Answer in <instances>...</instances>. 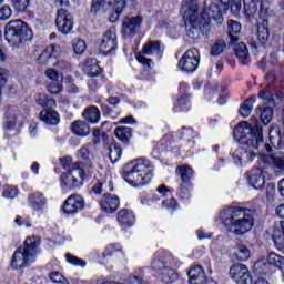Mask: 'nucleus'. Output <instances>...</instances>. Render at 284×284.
I'll use <instances>...</instances> for the list:
<instances>
[{"label":"nucleus","instance_id":"c756f323","mask_svg":"<svg viewBox=\"0 0 284 284\" xmlns=\"http://www.w3.org/2000/svg\"><path fill=\"white\" fill-rule=\"evenodd\" d=\"M234 52L242 65L250 63V50L247 49V44L244 42H237L234 44Z\"/></svg>","mask_w":284,"mask_h":284},{"label":"nucleus","instance_id":"49530a36","mask_svg":"<svg viewBox=\"0 0 284 284\" xmlns=\"http://www.w3.org/2000/svg\"><path fill=\"white\" fill-rule=\"evenodd\" d=\"M226 48L227 44L224 42V40H217L211 48L212 57H219V54H223Z\"/></svg>","mask_w":284,"mask_h":284},{"label":"nucleus","instance_id":"4c0bfd02","mask_svg":"<svg viewBox=\"0 0 284 284\" xmlns=\"http://www.w3.org/2000/svg\"><path fill=\"white\" fill-rule=\"evenodd\" d=\"M256 115L260 116L262 123L267 125L270 121H272V116L274 115V111L270 106L261 108L258 106L256 110Z\"/></svg>","mask_w":284,"mask_h":284},{"label":"nucleus","instance_id":"680f3d73","mask_svg":"<svg viewBox=\"0 0 284 284\" xmlns=\"http://www.w3.org/2000/svg\"><path fill=\"white\" fill-rule=\"evenodd\" d=\"M45 77L52 82H59V72L54 69H47Z\"/></svg>","mask_w":284,"mask_h":284},{"label":"nucleus","instance_id":"4d7b16f0","mask_svg":"<svg viewBox=\"0 0 284 284\" xmlns=\"http://www.w3.org/2000/svg\"><path fill=\"white\" fill-rule=\"evenodd\" d=\"M162 207H163V210L174 211V210H176V207H179V202H176L175 199L163 200Z\"/></svg>","mask_w":284,"mask_h":284},{"label":"nucleus","instance_id":"e2e57ef3","mask_svg":"<svg viewBox=\"0 0 284 284\" xmlns=\"http://www.w3.org/2000/svg\"><path fill=\"white\" fill-rule=\"evenodd\" d=\"M114 252H121V246L119 244L109 245L104 252V256H112Z\"/></svg>","mask_w":284,"mask_h":284},{"label":"nucleus","instance_id":"9b49d317","mask_svg":"<svg viewBox=\"0 0 284 284\" xmlns=\"http://www.w3.org/2000/svg\"><path fill=\"white\" fill-rule=\"evenodd\" d=\"M116 48H119V42L116 39V30L109 29L102 36V41L100 44L101 52L108 57L115 54Z\"/></svg>","mask_w":284,"mask_h":284},{"label":"nucleus","instance_id":"ea45409f","mask_svg":"<svg viewBox=\"0 0 284 284\" xmlns=\"http://www.w3.org/2000/svg\"><path fill=\"white\" fill-rule=\"evenodd\" d=\"M267 262L270 263L271 267H276L277 270H282L284 267V257L271 252L266 256Z\"/></svg>","mask_w":284,"mask_h":284},{"label":"nucleus","instance_id":"0eeeda50","mask_svg":"<svg viewBox=\"0 0 284 284\" xmlns=\"http://www.w3.org/2000/svg\"><path fill=\"white\" fill-rule=\"evenodd\" d=\"M274 97L283 99V93L281 92L278 81H276V74L271 71L266 74L265 88L260 91L258 99H262L266 105H274Z\"/></svg>","mask_w":284,"mask_h":284},{"label":"nucleus","instance_id":"f3484780","mask_svg":"<svg viewBox=\"0 0 284 284\" xmlns=\"http://www.w3.org/2000/svg\"><path fill=\"white\" fill-rule=\"evenodd\" d=\"M143 19H141V16L125 18L122 23V34L123 37H132L139 32V29L141 28V22Z\"/></svg>","mask_w":284,"mask_h":284},{"label":"nucleus","instance_id":"603ef678","mask_svg":"<svg viewBox=\"0 0 284 284\" xmlns=\"http://www.w3.org/2000/svg\"><path fill=\"white\" fill-rule=\"evenodd\" d=\"M135 59L139 63H141L143 65V68H145V70H151L152 64L154 63V62H152V59H148L145 57V54H143L141 52L136 53Z\"/></svg>","mask_w":284,"mask_h":284},{"label":"nucleus","instance_id":"f257e3e1","mask_svg":"<svg viewBox=\"0 0 284 284\" xmlns=\"http://www.w3.org/2000/svg\"><path fill=\"white\" fill-rule=\"evenodd\" d=\"M243 4L241 0H211L209 9L200 14V18H185L186 37L191 41H196L202 34H207L212 29L211 21H223V14L232 12L241 14Z\"/></svg>","mask_w":284,"mask_h":284},{"label":"nucleus","instance_id":"774afa93","mask_svg":"<svg viewBox=\"0 0 284 284\" xmlns=\"http://www.w3.org/2000/svg\"><path fill=\"white\" fill-rule=\"evenodd\" d=\"M8 83V71L0 69V88H3Z\"/></svg>","mask_w":284,"mask_h":284},{"label":"nucleus","instance_id":"de8ad7c7","mask_svg":"<svg viewBox=\"0 0 284 284\" xmlns=\"http://www.w3.org/2000/svg\"><path fill=\"white\" fill-rule=\"evenodd\" d=\"M176 172H179L182 183H190V176H192V168L190 166H178Z\"/></svg>","mask_w":284,"mask_h":284},{"label":"nucleus","instance_id":"69168bd1","mask_svg":"<svg viewBox=\"0 0 284 284\" xmlns=\"http://www.w3.org/2000/svg\"><path fill=\"white\" fill-rule=\"evenodd\" d=\"M3 196L6 199H14V196H17V189L8 186L3 191Z\"/></svg>","mask_w":284,"mask_h":284},{"label":"nucleus","instance_id":"6e6d98bb","mask_svg":"<svg viewBox=\"0 0 284 284\" xmlns=\"http://www.w3.org/2000/svg\"><path fill=\"white\" fill-rule=\"evenodd\" d=\"M50 280L53 283H60V284H70V281H68V278H65L63 275H61V273L59 272H53L50 274Z\"/></svg>","mask_w":284,"mask_h":284},{"label":"nucleus","instance_id":"cd10ccee","mask_svg":"<svg viewBox=\"0 0 284 284\" xmlns=\"http://www.w3.org/2000/svg\"><path fill=\"white\" fill-rule=\"evenodd\" d=\"M82 70L87 77H100L101 74V67H99V62L97 59H88L85 60Z\"/></svg>","mask_w":284,"mask_h":284},{"label":"nucleus","instance_id":"052dcab7","mask_svg":"<svg viewBox=\"0 0 284 284\" xmlns=\"http://www.w3.org/2000/svg\"><path fill=\"white\" fill-rule=\"evenodd\" d=\"M92 136H93V145H99V143H101V139L105 136V132H101V130L99 129H93Z\"/></svg>","mask_w":284,"mask_h":284},{"label":"nucleus","instance_id":"2f4dec72","mask_svg":"<svg viewBox=\"0 0 284 284\" xmlns=\"http://www.w3.org/2000/svg\"><path fill=\"white\" fill-rule=\"evenodd\" d=\"M168 263V257H165V252L164 251H158L154 254L153 261L151 263L152 270L155 272H164L166 268L165 265Z\"/></svg>","mask_w":284,"mask_h":284},{"label":"nucleus","instance_id":"39448f33","mask_svg":"<svg viewBox=\"0 0 284 284\" xmlns=\"http://www.w3.org/2000/svg\"><path fill=\"white\" fill-rule=\"evenodd\" d=\"M41 245V241L37 236L27 237L23 245L20 246L12 256V270H21L27 265H32L37 257V248Z\"/></svg>","mask_w":284,"mask_h":284},{"label":"nucleus","instance_id":"4468645a","mask_svg":"<svg viewBox=\"0 0 284 284\" xmlns=\"http://www.w3.org/2000/svg\"><path fill=\"white\" fill-rule=\"evenodd\" d=\"M83 207H85V200H83V196L73 194L65 200L63 212L64 214H77V212H81Z\"/></svg>","mask_w":284,"mask_h":284},{"label":"nucleus","instance_id":"6ab92c4d","mask_svg":"<svg viewBox=\"0 0 284 284\" xmlns=\"http://www.w3.org/2000/svg\"><path fill=\"white\" fill-rule=\"evenodd\" d=\"M199 1L201 0H183L182 10L184 12V19H199Z\"/></svg>","mask_w":284,"mask_h":284},{"label":"nucleus","instance_id":"7ed1b4c3","mask_svg":"<svg viewBox=\"0 0 284 284\" xmlns=\"http://www.w3.org/2000/svg\"><path fill=\"white\" fill-rule=\"evenodd\" d=\"M233 139L237 143L254 148V150L265 148L268 155L272 154V145L263 143V125L258 121L255 122L254 126L245 121L240 122L233 130Z\"/></svg>","mask_w":284,"mask_h":284},{"label":"nucleus","instance_id":"20e7f679","mask_svg":"<svg viewBox=\"0 0 284 284\" xmlns=\"http://www.w3.org/2000/svg\"><path fill=\"white\" fill-rule=\"evenodd\" d=\"M154 176V165L145 158H140L132 165L131 170H124L122 178L133 187H143L152 181Z\"/></svg>","mask_w":284,"mask_h":284},{"label":"nucleus","instance_id":"6e6552de","mask_svg":"<svg viewBox=\"0 0 284 284\" xmlns=\"http://www.w3.org/2000/svg\"><path fill=\"white\" fill-rule=\"evenodd\" d=\"M265 14H267V9L261 6L260 16L263 17V19L257 23L256 32L250 40V45L254 48V50L261 48V45H265L270 40V22L265 20Z\"/></svg>","mask_w":284,"mask_h":284},{"label":"nucleus","instance_id":"aec40b11","mask_svg":"<svg viewBox=\"0 0 284 284\" xmlns=\"http://www.w3.org/2000/svg\"><path fill=\"white\" fill-rule=\"evenodd\" d=\"M261 161L262 163H264V165L268 166V168H274L275 170H277V172H284V156H276L274 154H265L263 153L261 155Z\"/></svg>","mask_w":284,"mask_h":284},{"label":"nucleus","instance_id":"473e14b6","mask_svg":"<svg viewBox=\"0 0 284 284\" xmlns=\"http://www.w3.org/2000/svg\"><path fill=\"white\" fill-rule=\"evenodd\" d=\"M71 130L77 136H89L90 134V124L83 120H78L72 122Z\"/></svg>","mask_w":284,"mask_h":284},{"label":"nucleus","instance_id":"ddd939ff","mask_svg":"<svg viewBox=\"0 0 284 284\" xmlns=\"http://www.w3.org/2000/svg\"><path fill=\"white\" fill-rule=\"evenodd\" d=\"M230 277L237 284H252L250 268L245 264H233L229 270Z\"/></svg>","mask_w":284,"mask_h":284},{"label":"nucleus","instance_id":"c85d7f7f","mask_svg":"<svg viewBox=\"0 0 284 284\" xmlns=\"http://www.w3.org/2000/svg\"><path fill=\"white\" fill-rule=\"evenodd\" d=\"M134 221H136L134 217V212L128 209H122L119 211L118 223L120 225H123L124 227H132V225H134Z\"/></svg>","mask_w":284,"mask_h":284},{"label":"nucleus","instance_id":"c9c22d12","mask_svg":"<svg viewBox=\"0 0 284 284\" xmlns=\"http://www.w3.org/2000/svg\"><path fill=\"white\" fill-rule=\"evenodd\" d=\"M229 26V37L231 39L232 45L239 41V36L241 32V23L236 20H230L227 22Z\"/></svg>","mask_w":284,"mask_h":284},{"label":"nucleus","instance_id":"09e8293b","mask_svg":"<svg viewBox=\"0 0 284 284\" xmlns=\"http://www.w3.org/2000/svg\"><path fill=\"white\" fill-rule=\"evenodd\" d=\"M36 101L41 108H54L57 105V101L54 99H48L45 94H40Z\"/></svg>","mask_w":284,"mask_h":284},{"label":"nucleus","instance_id":"a211bd4d","mask_svg":"<svg viewBox=\"0 0 284 284\" xmlns=\"http://www.w3.org/2000/svg\"><path fill=\"white\" fill-rule=\"evenodd\" d=\"M60 165L67 172H78V176H80L81 181L85 179V169L81 166V163L72 162V156L65 155L59 159Z\"/></svg>","mask_w":284,"mask_h":284},{"label":"nucleus","instance_id":"58836bf2","mask_svg":"<svg viewBox=\"0 0 284 284\" xmlns=\"http://www.w3.org/2000/svg\"><path fill=\"white\" fill-rule=\"evenodd\" d=\"M114 135L122 143H128L132 139V130L128 126H118L114 130Z\"/></svg>","mask_w":284,"mask_h":284},{"label":"nucleus","instance_id":"1a4fd4ad","mask_svg":"<svg viewBox=\"0 0 284 284\" xmlns=\"http://www.w3.org/2000/svg\"><path fill=\"white\" fill-rule=\"evenodd\" d=\"M200 62L201 54L199 53V49L193 48L187 50L180 59L179 68L182 69L183 72H194L196 68H199Z\"/></svg>","mask_w":284,"mask_h":284},{"label":"nucleus","instance_id":"b1692460","mask_svg":"<svg viewBox=\"0 0 284 284\" xmlns=\"http://www.w3.org/2000/svg\"><path fill=\"white\" fill-rule=\"evenodd\" d=\"M14 128H17V110L12 108H6L3 115V129L7 132H10L11 130H14Z\"/></svg>","mask_w":284,"mask_h":284},{"label":"nucleus","instance_id":"4be33fe9","mask_svg":"<svg viewBox=\"0 0 284 284\" xmlns=\"http://www.w3.org/2000/svg\"><path fill=\"white\" fill-rule=\"evenodd\" d=\"M28 201L34 212H43V207H45L48 203V199H45L41 192L31 193Z\"/></svg>","mask_w":284,"mask_h":284},{"label":"nucleus","instance_id":"f704fd0d","mask_svg":"<svg viewBox=\"0 0 284 284\" xmlns=\"http://www.w3.org/2000/svg\"><path fill=\"white\" fill-rule=\"evenodd\" d=\"M79 175V171H67V173L62 174V187H69L72 190V187L77 186V175Z\"/></svg>","mask_w":284,"mask_h":284},{"label":"nucleus","instance_id":"5fc2aeb1","mask_svg":"<svg viewBox=\"0 0 284 284\" xmlns=\"http://www.w3.org/2000/svg\"><path fill=\"white\" fill-rule=\"evenodd\" d=\"M48 92L50 94H59L63 90V84L61 82H51L47 85Z\"/></svg>","mask_w":284,"mask_h":284},{"label":"nucleus","instance_id":"423d86ee","mask_svg":"<svg viewBox=\"0 0 284 284\" xmlns=\"http://www.w3.org/2000/svg\"><path fill=\"white\" fill-rule=\"evenodd\" d=\"M32 37V29L22 20H11L6 24L4 38L16 48H23Z\"/></svg>","mask_w":284,"mask_h":284},{"label":"nucleus","instance_id":"7c9ffc66","mask_svg":"<svg viewBox=\"0 0 284 284\" xmlns=\"http://www.w3.org/2000/svg\"><path fill=\"white\" fill-rule=\"evenodd\" d=\"M253 267L255 274H262L263 276H272L274 272L272 270V264H270V262L267 261V257L257 260Z\"/></svg>","mask_w":284,"mask_h":284},{"label":"nucleus","instance_id":"8fccbe9b","mask_svg":"<svg viewBox=\"0 0 284 284\" xmlns=\"http://www.w3.org/2000/svg\"><path fill=\"white\" fill-rule=\"evenodd\" d=\"M11 4L16 12H24L30 6V0H11Z\"/></svg>","mask_w":284,"mask_h":284},{"label":"nucleus","instance_id":"5701e85b","mask_svg":"<svg viewBox=\"0 0 284 284\" xmlns=\"http://www.w3.org/2000/svg\"><path fill=\"white\" fill-rule=\"evenodd\" d=\"M248 183L255 190H261L265 185V175L262 169H253L248 176Z\"/></svg>","mask_w":284,"mask_h":284},{"label":"nucleus","instance_id":"37998d69","mask_svg":"<svg viewBox=\"0 0 284 284\" xmlns=\"http://www.w3.org/2000/svg\"><path fill=\"white\" fill-rule=\"evenodd\" d=\"M72 48H73L74 54H78V57H81V54H85V50H88V44L85 43V40L77 39V40H73Z\"/></svg>","mask_w":284,"mask_h":284},{"label":"nucleus","instance_id":"9d476101","mask_svg":"<svg viewBox=\"0 0 284 284\" xmlns=\"http://www.w3.org/2000/svg\"><path fill=\"white\" fill-rule=\"evenodd\" d=\"M265 150V148L254 149V146H243L241 149H237L233 153V161L237 165H245L246 163H252L254 159H256V151L261 152Z\"/></svg>","mask_w":284,"mask_h":284},{"label":"nucleus","instance_id":"3c124183","mask_svg":"<svg viewBox=\"0 0 284 284\" xmlns=\"http://www.w3.org/2000/svg\"><path fill=\"white\" fill-rule=\"evenodd\" d=\"M121 154H123V151H121V148L116 145H111L109 148V159L111 162L116 163L119 159H121Z\"/></svg>","mask_w":284,"mask_h":284},{"label":"nucleus","instance_id":"dca6fc26","mask_svg":"<svg viewBox=\"0 0 284 284\" xmlns=\"http://www.w3.org/2000/svg\"><path fill=\"white\" fill-rule=\"evenodd\" d=\"M121 205V200L116 195H112L110 193H106L102 195L100 200V207L102 212H105L106 214H114L119 210V206Z\"/></svg>","mask_w":284,"mask_h":284},{"label":"nucleus","instance_id":"a878e982","mask_svg":"<svg viewBox=\"0 0 284 284\" xmlns=\"http://www.w3.org/2000/svg\"><path fill=\"white\" fill-rule=\"evenodd\" d=\"M82 116L84 121L91 123V125H97V123L101 121V111L99 110V108L92 105L84 109Z\"/></svg>","mask_w":284,"mask_h":284},{"label":"nucleus","instance_id":"0e129e2a","mask_svg":"<svg viewBox=\"0 0 284 284\" xmlns=\"http://www.w3.org/2000/svg\"><path fill=\"white\" fill-rule=\"evenodd\" d=\"M111 8H115L116 14H120L125 8V0H116L115 3L111 6Z\"/></svg>","mask_w":284,"mask_h":284},{"label":"nucleus","instance_id":"864d4df0","mask_svg":"<svg viewBox=\"0 0 284 284\" xmlns=\"http://www.w3.org/2000/svg\"><path fill=\"white\" fill-rule=\"evenodd\" d=\"M65 258L71 265H75V267H85V261H83L82 258H79L70 253L65 254Z\"/></svg>","mask_w":284,"mask_h":284},{"label":"nucleus","instance_id":"2eb2a0df","mask_svg":"<svg viewBox=\"0 0 284 284\" xmlns=\"http://www.w3.org/2000/svg\"><path fill=\"white\" fill-rule=\"evenodd\" d=\"M61 57V47L49 45L38 57L39 65H50L52 61H57Z\"/></svg>","mask_w":284,"mask_h":284},{"label":"nucleus","instance_id":"bb28decb","mask_svg":"<svg viewBox=\"0 0 284 284\" xmlns=\"http://www.w3.org/2000/svg\"><path fill=\"white\" fill-rule=\"evenodd\" d=\"M78 159H82L84 162H78L80 163V168H82L85 172V174H90L92 172V162L90 161V150H88V146H82L78 153Z\"/></svg>","mask_w":284,"mask_h":284},{"label":"nucleus","instance_id":"f03ea898","mask_svg":"<svg viewBox=\"0 0 284 284\" xmlns=\"http://www.w3.org/2000/svg\"><path fill=\"white\" fill-rule=\"evenodd\" d=\"M221 219L227 232L235 236H243L254 227V215L250 209L232 206L221 212Z\"/></svg>","mask_w":284,"mask_h":284},{"label":"nucleus","instance_id":"a18cd8bd","mask_svg":"<svg viewBox=\"0 0 284 284\" xmlns=\"http://www.w3.org/2000/svg\"><path fill=\"white\" fill-rule=\"evenodd\" d=\"M162 274L165 283H175V281H179V273L174 268L166 267Z\"/></svg>","mask_w":284,"mask_h":284},{"label":"nucleus","instance_id":"72a5a7b5","mask_svg":"<svg viewBox=\"0 0 284 284\" xmlns=\"http://www.w3.org/2000/svg\"><path fill=\"white\" fill-rule=\"evenodd\" d=\"M40 119L47 123V125H59V113L54 110H42L40 112Z\"/></svg>","mask_w":284,"mask_h":284},{"label":"nucleus","instance_id":"a19ab883","mask_svg":"<svg viewBox=\"0 0 284 284\" xmlns=\"http://www.w3.org/2000/svg\"><path fill=\"white\" fill-rule=\"evenodd\" d=\"M178 196L182 201H187L192 196V184L190 182H182L178 190Z\"/></svg>","mask_w":284,"mask_h":284},{"label":"nucleus","instance_id":"338daca9","mask_svg":"<svg viewBox=\"0 0 284 284\" xmlns=\"http://www.w3.org/2000/svg\"><path fill=\"white\" fill-rule=\"evenodd\" d=\"M165 258H166V261H169V265L171 267H180L181 266V262H179V260L175 258L174 256L165 254Z\"/></svg>","mask_w":284,"mask_h":284},{"label":"nucleus","instance_id":"393cba45","mask_svg":"<svg viewBox=\"0 0 284 284\" xmlns=\"http://www.w3.org/2000/svg\"><path fill=\"white\" fill-rule=\"evenodd\" d=\"M113 3H116V0H93L91 14H103V12H108L112 8Z\"/></svg>","mask_w":284,"mask_h":284},{"label":"nucleus","instance_id":"412c9836","mask_svg":"<svg viewBox=\"0 0 284 284\" xmlns=\"http://www.w3.org/2000/svg\"><path fill=\"white\" fill-rule=\"evenodd\" d=\"M190 284H203L205 283V270L203 266L195 264L187 271Z\"/></svg>","mask_w":284,"mask_h":284},{"label":"nucleus","instance_id":"79ce46f5","mask_svg":"<svg viewBox=\"0 0 284 284\" xmlns=\"http://www.w3.org/2000/svg\"><path fill=\"white\" fill-rule=\"evenodd\" d=\"M254 108V101L252 99H246L244 103L240 106L239 113L243 119H248L252 114V110Z\"/></svg>","mask_w":284,"mask_h":284},{"label":"nucleus","instance_id":"e433bc0d","mask_svg":"<svg viewBox=\"0 0 284 284\" xmlns=\"http://www.w3.org/2000/svg\"><path fill=\"white\" fill-rule=\"evenodd\" d=\"M161 52V43L159 41H149L143 48L141 53L145 57H154Z\"/></svg>","mask_w":284,"mask_h":284},{"label":"nucleus","instance_id":"13d9d810","mask_svg":"<svg viewBox=\"0 0 284 284\" xmlns=\"http://www.w3.org/2000/svg\"><path fill=\"white\" fill-rule=\"evenodd\" d=\"M12 17V9L10 6H4L0 9V21H7V19H10Z\"/></svg>","mask_w":284,"mask_h":284},{"label":"nucleus","instance_id":"c03bdc74","mask_svg":"<svg viewBox=\"0 0 284 284\" xmlns=\"http://www.w3.org/2000/svg\"><path fill=\"white\" fill-rule=\"evenodd\" d=\"M235 256L237 261H240L241 263H245V261H250V256H252V253L246 246H239L235 252Z\"/></svg>","mask_w":284,"mask_h":284},{"label":"nucleus","instance_id":"f8f14e48","mask_svg":"<svg viewBox=\"0 0 284 284\" xmlns=\"http://www.w3.org/2000/svg\"><path fill=\"white\" fill-rule=\"evenodd\" d=\"M55 26L61 34H70L74 28L72 14L65 9H59L55 17Z\"/></svg>","mask_w":284,"mask_h":284},{"label":"nucleus","instance_id":"bf43d9fd","mask_svg":"<svg viewBox=\"0 0 284 284\" xmlns=\"http://www.w3.org/2000/svg\"><path fill=\"white\" fill-rule=\"evenodd\" d=\"M187 105H190V98L187 95H184L180 99H178V104L175 106V112H179V108L180 110H185L184 108H187Z\"/></svg>","mask_w":284,"mask_h":284}]
</instances>
